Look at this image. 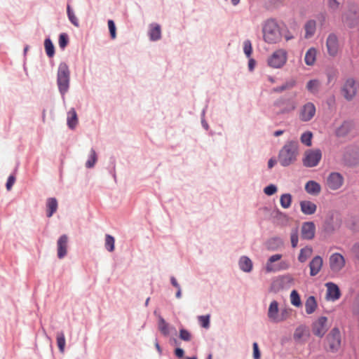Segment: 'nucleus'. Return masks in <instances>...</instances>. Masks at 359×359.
Segmentation results:
<instances>
[{"instance_id":"4","label":"nucleus","mask_w":359,"mask_h":359,"mask_svg":"<svg viewBox=\"0 0 359 359\" xmlns=\"http://www.w3.org/2000/svg\"><path fill=\"white\" fill-rule=\"evenodd\" d=\"M287 60V51L280 48L275 50L272 55L269 57L267 63L269 67L275 69L281 68L285 65Z\"/></svg>"},{"instance_id":"36","label":"nucleus","mask_w":359,"mask_h":359,"mask_svg":"<svg viewBox=\"0 0 359 359\" xmlns=\"http://www.w3.org/2000/svg\"><path fill=\"white\" fill-rule=\"evenodd\" d=\"M319 86L320 82L319 81L316 79L310 80L306 84L307 90L312 93H317L318 91Z\"/></svg>"},{"instance_id":"28","label":"nucleus","mask_w":359,"mask_h":359,"mask_svg":"<svg viewBox=\"0 0 359 359\" xmlns=\"http://www.w3.org/2000/svg\"><path fill=\"white\" fill-rule=\"evenodd\" d=\"M317 307V303L314 297H309L305 302V310L307 314L313 313Z\"/></svg>"},{"instance_id":"61","label":"nucleus","mask_w":359,"mask_h":359,"mask_svg":"<svg viewBox=\"0 0 359 359\" xmlns=\"http://www.w3.org/2000/svg\"><path fill=\"white\" fill-rule=\"evenodd\" d=\"M330 220H332L334 217H337V213L334 212H330L328 215Z\"/></svg>"},{"instance_id":"24","label":"nucleus","mask_w":359,"mask_h":359,"mask_svg":"<svg viewBox=\"0 0 359 359\" xmlns=\"http://www.w3.org/2000/svg\"><path fill=\"white\" fill-rule=\"evenodd\" d=\"M281 257L282 255L280 254H276L271 256L266 263V271L267 272H273L280 270V268L273 265V263L280 260Z\"/></svg>"},{"instance_id":"39","label":"nucleus","mask_w":359,"mask_h":359,"mask_svg":"<svg viewBox=\"0 0 359 359\" xmlns=\"http://www.w3.org/2000/svg\"><path fill=\"white\" fill-rule=\"evenodd\" d=\"M97 161V154L94 149L90 150L89 159L87 161L86 165L87 168H90L94 166Z\"/></svg>"},{"instance_id":"21","label":"nucleus","mask_w":359,"mask_h":359,"mask_svg":"<svg viewBox=\"0 0 359 359\" xmlns=\"http://www.w3.org/2000/svg\"><path fill=\"white\" fill-rule=\"evenodd\" d=\"M278 302L276 301L271 302L268 310V317L271 322L278 323Z\"/></svg>"},{"instance_id":"40","label":"nucleus","mask_w":359,"mask_h":359,"mask_svg":"<svg viewBox=\"0 0 359 359\" xmlns=\"http://www.w3.org/2000/svg\"><path fill=\"white\" fill-rule=\"evenodd\" d=\"M290 301L292 304L295 306L301 305V299L298 292L296 290H292L290 294Z\"/></svg>"},{"instance_id":"63","label":"nucleus","mask_w":359,"mask_h":359,"mask_svg":"<svg viewBox=\"0 0 359 359\" xmlns=\"http://www.w3.org/2000/svg\"><path fill=\"white\" fill-rule=\"evenodd\" d=\"M283 133V130H277L274 133V135L277 137V136L281 135Z\"/></svg>"},{"instance_id":"35","label":"nucleus","mask_w":359,"mask_h":359,"mask_svg":"<svg viewBox=\"0 0 359 359\" xmlns=\"http://www.w3.org/2000/svg\"><path fill=\"white\" fill-rule=\"evenodd\" d=\"M308 335V330H306L305 326H299L298 327L294 333V338L295 339H302L304 337H306Z\"/></svg>"},{"instance_id":"31","label":"nucleus","mask_w":359,"mask_h":359,"mask_svg":"<svg viewBox=\"0 0 359 359\" xmlns=\"http://www.w3.org/2000/svg\"><path fill=\"white\" fill-rule=\"evenodd\" d=\"M312 249L311 248H304L300 250V253L298 257V260L300 262H305L307 259L311 255Z\"/></svg>"},{"instance_id":"45","label":"nucleus","mask_w":359,"mask_h":359,"mask_svg":"<svg viewBox=\"0 0 359 359\" xmlns=\"http://www.w3.org/2000/svg\"><path fill=\"white\" fill-rule=\"evenodd\" d=\"M180 338L183 341H189L191 339V334L188 330L181 329L180 330Z\"/></svg>"},{"instance_id":"52","label":"nucleus","mask_w":359,"mask_h":359,"mask_svg":"<svg viewBox=\"0 0 359 359\" xmlns=\"http://www.w3.org/2000/svg\"><path fill=\"white\" fill-rule=\"evenodd\" d=\"M353 313L359 320V294L357 296L353 304Z\"/></svg>"},{"instance_id":"3","label":"nucleus","mask_w":359,"mask_h":359,"mask_svg":"<svg viewBox=\"0 0 359 359\" xmlns=\"http://www.w3.org/2000/svg\"><path fill=\"white\" fill-rule=\"evenodd\" d=\"M69 83V70L65 63H60L57 72V85L61 93L65 94Z\"/></svg>"},{"instance_id":"13","label":"nucleus","mask_w":359,"mask_h":359,"mask_svg":"<svg viewBox=\"0 0 359 359\" xmlns=\"http://www.w3.org/2000/svg\"><path fill=\"white\" fill-rule=\"evenodd\" d=\"M344 182V178L339 172H332L327 179V185L332 190L339 189Z\"/></svg>"},{"instance_id":"44","label":"nucleus","mask_w":359,"mask_h":359,"mask_svg":"<svg viewBox=\"0 0 359 359\" xmlns=\"http://www.w3.org/2000/svg\"><path fill=\"white\" fill-rule=\"evenodd\" d=\"M252 48L250 41L246 40L243 43V51L248 57H250L252 53Z\"/></svg>"},{"instance_id":"60","label":"nucleus","mask_w":359,"mask_h":359,"mask_svg":"<svg viewBox=\"0 0 359 359\" xmlns=\"http://www.w3.org/2000/svg\"><path fill=\"white\" fill-rule=\"evenodd\" d=\"M276 163V161L275 160H273V159H270L268 162V167L269 168H271L273 167V165H275Z\"/></svg>"},{"instance_id":"51","label":"nucleus","mask_w":359,"mask_h":359,"mask_svg":"<svg viewBox=\"0 0 359 359\" xmlns=\"http://www.w3.org/2000/svg\"><path fill=\"white\" fill-rule=\"evenodd\" d=\"M294 84V82L286 83L285 84H283L281 86L275 88L273 89V91L274 92H277V93L282 92V91L286 90V89H288V88H290L293 87Z\"/></svg>"},{"instance_id":"56","label":"nucleus","mask_w":359,"mask_h":359,"mask_svg":"<svg viewBox=\"0 0 359 359\" xmlns=\"http://www.w3.org/2000/svg\"><path fill=\"white\" fill-rule=\"evenodd\" d=\"M328 4L329 6L333 10L337 9L339 6V3L337 1V0H329Z\"/></svg>"},{"instance_id":"22","label":"nucleus","mask_w":359,"mask_h":359,"mask_svg":"<svg viewBox=\"0 0 359 359\" xmlns=\"http://www.w3.org/2000/svg\"><path fill=\"white\" fill-rule=\"evenodd\" d=\"M306 191L313 196L318 195L321 191V187L319 183L313 180H310L305 184Z\"/></svg>"},{"instance_id":"15","label":"nucleus","mask_w":359,"mask_h":359,"mask_svg":"<svg viewBox=\"0 0 359 359\" xmlns=\"http://www.w3.org/2000/svg\"><path fill=\"white\" fill-rule=\"evenodd\" d=\"M302 237L304 239L311 240L315 236L316 226L313 222H304L302 226Z\"/></svg>"},{"instance_id":"7","label":"nucleus","mask_w":359,"mask_h":359,"mask_svg":"<svg viewBox=\"0 0 359 359\" xmlns=\"http://www.w3.org/2000/svg\"><path fill=\"white\" fill-rule=\"evenodd\" d=\"M316 114V107L313 102H308L299 110V118L303 122L310 121Z\"/></svg>"},{"instance_id":"42","label":"nucleus","mask_w":359,"mask_h":359,"mask_svg":"<svg viewBox=\"0 0 359 359\" xmlns=\"http://www.w3.org/2000/svg\"><path fill=\"white\" fill-rule=\"evenodd\" d=\"M210 315L200 316L198 317V322L203 327L207 329L210 327Z\"/></svg>"},{"instance_id":"11","label":"nucleus","mask_w":359,"mask_h":359,"mask_svg":"<svg viewBox=\"0 0 359 359\" xmlns=\"http://www.w3.org/2000/svg\"><path fill=\"white\" fill-rule=\"evenodd\" d=\"M276 105L282 114L291 112L297 107V103L293 98H280L276 102Z\"/></svg>"},{"instance_id":"41","label":"nucleus","mask_w":359,"mask_h":359,"mask_svg":"<svg viewBox=\"0 0 359 359\" xmlns=\"http://www.w3.org/2000/svg\"><path fill=\"white\" fill-rule=\"evenodd\" d=\"M67 11L68 18H69L70 22L74 26L78 27L79 26V20H78L77 18L76 17V15H74V12L72 11L69 6H67Z\"/></svg>"},{"instance_id":"1","label":"nucleus","mask_w":359,"mask_h":359,"mask_svg":"<svg viewBox=\"0 0 359 359\" xmlns=\"http://www.w3.org/2000/svg\"><path fill=\"white\" fill-rule=\"evenodd\" d=\"M299 154V144L296 141L287 142L280 149L278 161L283 166H288L296 160Z\"/></svg>"},{"instance_id":"30","label":"nucleus","mask_w":359,"mask_h":359,"mask_svg":"<svg viewBox=\"0 0 359 359\" xmlns=\"http://www.w3.org/2000/svg\"><path fill=\"white\" fill-rule=\"evenodd\" d=\"M161 36V27L158 25L151 26L149 30V37L152 41L160 39Z\"/></svg>"},{"instance_id":"26","label":"nucleus","mask_w":359,"mask_h":359,"mask_svg":"<svg viewBox=\"0 0 359 359\" xmlns=\"http://www.w3.org/2000/svg\"><path fill=\"white\" fill-rule=\"evenodd\" d=\"M57 201L55 198H49L46 201L47 217H50L57 209Z\"/></svg>"},{"instance_id":"10","label":"nucleus","mask_w":359,"mask_h":359,"mask_svg":"<svg viewBox=\"0 0 359 359\" xmlns=\"http://www.w3.org/2000/svg\"><path fill=\"white\" fill-rule=\"evenodd\" d=\"M352 126V123L348 121H343L339 123L335 121L333 123V133L337 137H344L350 133Z\"/></svg>"},{"instance_id":"37","label":"nucleus","mask_w":359,"mask_h":359,"mask_svg":"<svg viewBox=\"0 0 359 359\" xmlns=\"http://www.w3.org/2000/svg\"><path fill=\"white\" fill-rule=\"evenodd\" d=\"M57 344L60 351L63 353L65 346V334L62 332H57Z\"/></svg>"},{"instance_id":"53","label":"nucleus","mask_w":359,"mask_h":359,"mask_svg":"<svg viewBox=\"0 0 359 359\" xmlns=\"http://www.w3.org/2000/svg\"><path fill=\"white\" fill-rule=\"evenodd\" d=\"M253 358L254 359H260V351L257 342L253 343Z\"/></svg>"},{"instance_id":"64","label":"nucleus","mask_w":359,"mask_h":359,"mask_svg":"<svg viewBox=\"0 0 359 359\" xmlns=\"http://www.w3.org/2000/svg\"><path fill=\"white\" fill-rule=\"evenodd\" d=\"M253 65H254V60H250L249 62V67L250 69H252L253 68Z\"/></svg>"},{"instance_id":"9","label":"nucleus","mask_w":359,"mask_h":359,"mask_svg":"<svg viewBox=\"0 0 359 359\" xmlns=\"http://www.w3.org/2000/svg\"><path fill=\"white\" fill-rule=\"evenodd\" d=\"M329 350L332 352L337 351L341 344L340 332L337 328H334L331 330L330 334L326 338Z\"/></svg>"},{"instance_id":"18","label":"nucleus","mask_w":359,"mask_h":359,"mask_svg":"<svg viewBox=\"0 0 359 359\" xmlns=\"http://www.w3.org/2000/svg\"><path fill=\"white\" fill-rule=\"evenodd\" d=\"M67 243H68V237L67 235L61 236L57 242V257L60 259L63 258L67 253Z\"/></svg>"},{"instance_id":"59","label":"nucleus","mask_w":359,"mask_h":359,"mask_svg":"<svg viewBox=\"0 0 359 359\" xmlns=\"http://www.w3.org/2000/svg\"><path fill=\"white\" fill-rule=\"evenodd\" d=\"M170 280H171V283H172V285L175 287H176L177 289L180 287V285L178 284V283H177V280L175 279V278L172 277V278H171V279H170Z\"/></svg>"},{"instance_id":"49","label":"nucleus","mask_w":359,"mask_h":359,"mask_svg":"<svg viewBox=\"0 0 359 359\" xmlns=\"http://www.w3.org/2000/svg\"><path fill=\"white\" fill-rule=\"evenodd\" d=\"M277 191V187L273 184H270L266 187L264 189V192L265 194L268 196H272L276 194Z\"/></svg>"},{"instance_id":"20","label":"nucleus","mask_w":359,"mask_h":359,"mask_svg":"<svg viewBox=\"0 0 359 359\" xmlns=\"http://www.w3.org/2000/svg\"><path fill=\"white\" fill-rule=\"evenodd\" d=\"M323 266V259L320 256H316L310 262V275L314 276L317 275Z\"/></svg>"},{"instance_id":"23","label":"nucleus","mask_w":359,"mask_h":359,"mask_svg":"<svg viewBox=\"0 0 359 359\" xmlns=\"http://www.w3.org/2000/svg\"><path fill=\"white\" fill-rule=\"evenodd\" d=\"M306 39L311 38L316 33V22L313 20H308L304 25Z\"/></svg>"},{"instance_id":"48","label":"nucleus","mask_w":359,"mask_h":359,"mask_svg":"<svg viewBox=\"0 0 359 359\" xmlns=\"http://www.w3.org/2000/svg\"><path fill=\"white\" fill-rule=\"evenodd\" d=\"M108 27H109L111 37V39H114L116 36V26L112 20H108Z\"/></svg>"},{"instance_id":"50","label":"nucleus","mask_w":359,"mask_h":359,"mask_svg":"<svg viewBox=\"0 0 359 359\" xmlns=\"http://www.w3.org/2000/svg\"><path fill=\"white\" fill-rule=\"evenodd\" d=\"M290 313V309H285L281 310L280 313L278 316V318L279 319L278 323L285 320L288 318Z\"/></svg>"},{"instance_id":"58","label":"nucleus","mask_w":359,"mask_h":359,"mask_svg":"<svg viewBox=\"0 0 359 359\" xmlns=\"http://www.w3.org/2000/svg\"><path fill=\"white\" fill-rule=\"evenodd\" d=\"M175 354L177 358H182L184 356V351L180 348H177L175 351Z\"/></svg>"},{"instance_id":"19","label":"nucleus","mask_w":359,"mask_h":359,"mask_svg":"<svg viewBox=\"0 0 359 359\" xmlns=\"http://www.w3.org/2000/svg\"><path fill=\"white\" fill-rule=\"evenodd\" d=\"M301 211L307 215H313L317 210V205L310 201H302L299 203Z\"/></svg>"},{"instance_id":"34","label":"nucleus","mask_w":359,"mask_h":359,"mask_svg":"<svg viewBox=\"0 0 359 359\" xmlns=\"http://www.w3.org/2000/svg\"><path fill=\"white\" fill-rule=\"evenodd\" d=\"M114 244H115L114 238L111 235L107 234L105 236V243H104L105 248L109 252H113L114 250Z\"/></svg>"},{"instance_id":"38","label":"nucleus","mask_w":359,"mask_h":359,"mask_svg":"<svg viewBox=\"0 0 359 359\" xmlns=\"http://www.w3.org/2000/svg\"><path fill=\"white\" fill-rule=\"evenodd\" d=\"M313 134L310 131L304 133L300 137L301 142L307 147H310L312 144Z\"/></svg>"},{"instance_id":"16","label":"nucleus","mask_w":359,"mask_h":359,"mask_svg":"<svg viewBox=\"0 0 359 359\" xmlns=\"http://www.w3.org/2000/svg\"><path fill=\"white\" fill-rule=\"evenodd\" d=\"M344 97L347 100L352 99L356 93V86L355 81L352 79H348L342 89Z\"/></svg>"},{"instance_id":"32","label":"nucleus","mask_w":359,"mask_h":359,"mask_svg":"<svg viewBox=\"0 0 359 359\" xmlns=\"http://www.w3.org/2000/svg\"><path fill=\"white\" fill-rule=\"evenodd\" d=\"M280 203L281 206L286 209L290 207L292 203V196L290 194H284L280 196Z\"/></svg>"},{"instance_id":"14","label":"nucleus","mask_w":359,"mask_h":359,"mask_svg":"<svg viewBox=\"0 0 359 359\" xmlns=\"http://www.w3.org/2000/svg\"><path fill=\"white\" fill-rule=\"evenodd\" d=\"M342 158L346 163H353L359 158V150L353 147H347L343 150Z\"/></svg>"},{"instance_id":"6","label":"nucleus","mask_w":359,"mask_h":359,"mask_svg":"<svg viewBox=\"0 0 359 359\" xmlns=\"http://www.w3.org/2000/svg\"><path fill=\"white\" fill-rule=\"evenodd\" d=\"M325 46L327 54L330 57H336L341 50L338 36L334 33H330L326 39Z\"/></svg>"},{"instance_id":"8","label":"nucleus","mask_w":359,"mask_h":359,"mask_svg":"<svg viewBox=\"0 0 359 359\" xmlns=\"http://www.w3.org/2000/svg\"><path fill=\"white\" fill-rule=\"evenodd\" d=\"M329 326L327 324V318L321 316L315 320L311 325V331L313 334L318 337H323L327 332Z\"/></svg>"},{"instance_id":"55","label":"nucleus","mask_w":359,"mask_h":359,"mask_svg":"<svg viewBox=\"0 0 359 359\" xmlns=\"http://www.w3.org/2000/svg\"><path fill=\"white\" fill-rule=\"evenodd\" d=\"M351 251L355 257L359 259V243H357L353 245Z\"/></svg>"},{"instance_id":"54","label":"nucleus","mask_w":359,"mask_h":359,"mask_svg":"<svg viewBox=\"0 0 359 359\" xmlns=\"http://www.w3.org/2000/svg\"><path fill=\"white\" fill-rule=\"evenodd\" d=\"M15 182V177L13 175L9 176L6 182V189L9 191Z\"/></svg>"},{"instance_id":"29","label":"nucleus","mask_w":359,"mask_h":359,"mask_svg":"<svg viewBox=\"0 0 359 359\" xmlns=\"http://www.w3.org/2000/svg\"><path fill=\"white\" fill-rule=\"evenodd\" d=\"M239 266L243 271L250 272L252 268V263L248 257H242L239 261Z\"/></svg>"},{"instance_id":"5","label":"nucleus","mask_w":359,"mask_h":359,"mask_svg":"<svg viewBox=\"0 0 359 359\" xmlns=\"http://www.w3.org/2000/svg\"><path fill=\"white\" fill-rule=\"evenodd\" d=\"M322 158V152L319 149L305 151L302 159L303 165L307 168L316 166Z\"/></svg>"},{"instance_id":"17","label":"nucleus","mask_w":359,"mask_h":359,"mask_svg":"<svg viewBox=\"0 0 359 359\" xmlns=\"http://www.w3.org/2000/svg\"><path fill=\"white\" fill-rule=\"evenodd\" d=\"M327 293L326 298L332 301L339 299L341 293L339 287L333 283H326Z\"/></svg>"},{"instance_id":"25","label":"nucleus","mask_w":359,"mask_h":359,"mask_svg":"<svg viewBox=\"0 0 359 359\" xmlns=\"http://www.w3.org/2000/svg\"><path fill=\"white\" fill-rule=\"evenodd\" d=\"M317 49L312 47L310 48L306 53L304 57V62L309 66H312L315 64L316 60Z\"/></svg>"},{"instance_id":"62","label":"nucleus","mask_w":359,"mask_h":359,"mask_svg":"<svg viewBox=\"0 0 359 359\" xmlns=\"http://www.w3.org/2000/svg\"><path fill=\"white\" fill-rule=\"evenodd\" d=\"M181 295H182V292H181V288L180 287V288H177V291L176 292V297L180 298Z\"/></svg>"},{"instance_id":"46","label":"nucleus","mask_w":359,"mask_h":359,"mask_svg":"<svg viewBox=\"0 0 359 359\" xmlns=\"http://www.w3.org/2000/svg\"><path fill=\"white\" fill-rule=\"evenodd\" d=\"M291 244L292 248H296L298 243V230L294 229L292 231L290 235Z\"/></svg>"},{"instance_id":"12","label":"nucleus","mask_w":359,"mask_h":359,"mask_svg":"<svg viewBox=\"0 0 359 359\" xmlns=\"http://www.w3.org/2000/svg\"><path fill=\"white\" fill-rule=\"evenodd\" d=\"M330 267L333 272L340 271L345 266V259L339 253H334L330 257Z\"/></svg>"},{"instance_id":"57","label":"nucleus","mask_w":359,"mask_h":359,"mask_svg":"<svg viewBox=\"0 0 359 359\" xmlns=\"http://www.w3.org/2000/svg\"><path fill=\"white\" fill-rule=\"evenodd\" d=\"M283 37L286 41L292 40L294 38L293 34L289 30H287L286 32L283 34Z\"/></svg>"},{"instance_id":"43","label":"nucleus","mask_w":359,"mask_h":359,"mask_svg":"<svg viewBox=\"0 0 359 359\" xmlns=\"http://www.w3.org/2000/svg\"><path fill=\"white\" fill-rule=\"evenodd\" d=\"M158 327L164 335H168L169 334L168 325L162 318H160Z\"/></svg>"},{"instance_id":"47","label":"nucleus","mask_w":359,"mask_h":359,"mask_svg":"<svg viewBox=\"0 0 359 359\" xmlns=\"http://www.w3.org/2000/svg\"><path fill=\"white\" fill-rule=\"evenodd\" d=\"M68 43L67 35L62 33L59 36V46L61 48H65Z\"/></svg>"},{"instance_id":"33","label":"nucleus","mask_w":359,"mask_h":359,"mask_svg":"<svg viewBox=\"0 0 359 359\" xmlns=\"http://www.w3.org/2000/svg\"><path fill=\"white\" fill-rule=\"evenodd\" d=\"M45 50L49 57H53L55 54V48L50 39H46L44 41Z\"/></svg>"},{"instance_id":"27","label":"nucleus","mask_w":359,"mask_h":359,"mask_svg":"<svg viewBox=\"0 0 359 359\" xmlns=\"http://www.w3.org/2000/svg\"><path fill=\"white\" fill-rule=\"evenodd\" d=\"M78 123L77 114L74 108L67 113V125L71 129H74Z\"/></svg>"},{"instance_id":"2","label":"nucleus","mask_w":359,"mask_h":359,"mask_svg":"<svg viewBox=\"0 0 359 359\" xmlns=\"http://www.w3.org/2000/svg\"><path fill=\"white\" fill-rule=\"evenodd\" d=\"M263 38L266 43L270 44L280 41L282 34L277 22L273 20H267L263 27Z\"/></svg>"}]
</instances>
